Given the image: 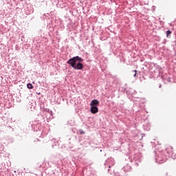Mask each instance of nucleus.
Returning a JSON list of instances; mask_svg holds the SVG:
<instances>
[{
    "label": "nucleus",
    "mask_w": 176,
    "mask_h": 176,
    "mask_svg": "<svg viewBox=\"0 0 176 176\" xmlns=\"http://www.w3.org/2000/svg\"><path fill=\"white\" fill-rule=\"evenodd\" d=\"M51 142L52 143V148H54V146H56L57 144H58V141L54 138L51 140Z\"/></svg>",
    "instance_id": "13"
},
{
    "label": "nucleus",
    "mask_w": 176,
    "mask_h": 176,
    "mask_svg": "<svg viewBox=\"0 0 176 176\" xmlns=\"http://www.w3.org/2000/svg\"><path fill=\"white\" fill-rule=\"evenodd\" d=\"M44 111H45V112H47V113H50V115H51V116H53V111H52V110H50V109H49V108H45V109H44Z\"/></svg>",
    "instance_id": "17"
},
{
    "label": "nucleus",
    "mask_w": 176,
    "mask_h": 176,
    "mask_svg": "<svg viewBox=\"0 0 176 176\" xmlns=\"http://www.w3.org/2000/svg\"><path fill=\"white\" fill-rule=\"evenodd\" d=\"M166 37L170 38V36H171V34H173V32L170 30H168L166 31Z\"/></svg>",
    "instance_id": "16"
},
{
    "label": "nucleus",
    "mask_w": 176,
    "mask_h": 176,
    "mask_svg": "<svg viewBox=\"0 0 176 176\" xmlns=\"http://www.w3.org/2000/svg\"><path fill=\"white\" fill-rule=\"evenodd\" d=\"M52 35H53V34H52V32H50V33H49V36H52Z\"/></svg>",
    "instance_id": "25"
},
{
    "label": "nucleus",
    "mask_w": 176,
    "mask_h": 176,
    "mask_svg": "<svg viewBox=\"0 0 176 176\" xmlns=\"http://www.w3.org/2000/svg\"><path fill=\"white\" fill-rule=\"evenodd\" d=\"M108 173H111V171H110V170H109V169H108Z\"/></svg>",
    "instance_id": "31"
},
{
    "label": "nucleus",
    "mask_w": 176,
    "mask_h": 176,
    "mask_svg": "<svg viewBox=\"0 0 176 176\" xmlns=\"http://www.w3.org/2000/svg\"><path fill=\"white\" fill-rule=\"evenodd\" d=\"M171 152H173V148H172V151L171 149L169 148V154H168V158L172 157V159H176V154H175L174 153L170 154V153Z\"/></svg>",
    "instance_id": "12"
},
{
    "label": "nucleus",
    "mask_w": 176,
    "mask_h": 176,
    "mask_svg": "<svg viewBox=\"0 0 176 176\" xmlns=\"http://www.w3.org/2000/svg\"><path fill=\"white\" fill-rule=\"evenodd\" d=\"M27 87H28V89H29V90H31L32 89H34V87H35V89H36V87H34V86L32 85V83H31V82H28V83L27 84Z\"/></svg>",
    "instance_id": "14"
},
{
    "label": "nucleus",
    "mask_w": 176,
    "mask_h": 176,
    "mask_svg": "<svg viewBox=\"0 0 176 176\" xmlns=\"http://www.w3.org/2000/svg\"><path fill=\"white\" fill-rule=\"evenodd\" d=\"M89 105L90 107H98V105H100V100L98 99H93Z\"/></svg>",
    "instance_id": "9"
},
{
    "label": "nucleus",
    "mask_w": 176,
    "mask_h": 176,
    "mask_svg": "<svg viewBox=\"0 0 176 176\" xmlns=\"http://www.w3.org/2000/svg\"><path fill=\"white\" fill-rule=\"evenodd\" d=\"M68 139H69V141H71V138H69Z\"/></svg>",
    "instance_id": "30"
},
{
    "label": "nucleus",
    "mask_w": 176,
    "mask_h": 176,
    "mask_svg": "<svg viewBox=\"0 0 176 176\" xmlns=\"http://www.w3.org/2000/svg\"><path fill=\"white\" fill-rule=\"evenodd\" d=\"M159 87H162V84H160V86H159Z\"/></svg>",
    "instance_id": "27"
},
{
    "label": "nucleus",
    "mask_w": 176,
    "mask_h": 176,
    "mask_svg": "<svg viewBox=\"0 0 176 176\" xmlns=\"http://www.w3.org/2000/svg\"><path fill=\"white\" fill-rule=\"evenodd\" d=\"M121 89H122L121 91L122 93H126V96H131V94H133L134 91H135L133 89H129L126 88H121Z\"/></svg>",
    "instance_id": "7"
},
{
    "label": "nucleus",
    "mask_w": 176,
    "mask_h": 176,
    "mask_svg": "<svg viewBox=\"0 0 176 176\" xmlns=\"http://www.w3.org/2000/svg\"><path fill=\"white\" fill-rule=\"evenodd\" d=\"M104 156H107V154H104Z\"/></svg>",
    "instance_id": "34"
},
{
    "label": "nucleus",
    "mask_w": 176,
    "mask_h": 176,
    "mask_svg": "<svg viewBox=\"0 0 176 176\" xmlns=\"http://www.w3.org/2000/svg\"><path fill=\"white\" fill-rule=\"evenodd\" d=\"M78 133H79V134H80L81 135H83V134H85L84 131L82 130V129L78 130Z\"/></svg>",
    "instance_id": "19"
},
{
    "label": "nucleus",
    "mask_w": 176,
    "mask_h": 176,
    "mask_svg": "<svg viewBox=\"0 0 176 176\" xmlns=\"http://www.w3.org/2000/svg\"><path fill=\"white\" fill-rule=\"evenodd\" d=\"M74 124H75V122H74L72 120L67 122V126H74Z\"/></svg>",
    "instance_id": "15"
},
{
    "label": "nucleus",
    "mask_w": 176,
    "mask_h": 176,
    "mask_svg": "<svg viewBox=\"0 0 176 176\" xmlns=\"http://www.w3.org/2000/svg\"><path fill=\"white\" fill-rule=\"evenodd\" d=\"M131 74H133V78H139L140 81L142 82V79H144V80H146V78L144 76V74H148V72H140L135 69L131 71Z\"/></svg>",
    "instance_id": "4"
},
{
    "label": "nucleus",
    "mask_w": 176,
    "mask_h": 176,
    "mask_svg": "<svg viewBox=\"0 0 176 176\" xmlns=\"http://www.w3.org/2000/svg\"><path fill=\"white\" fill-rule=\"evenodd\" d=\"M10 129H12V130L13 131V128H12V126H10Z\"/></svg>",
    "instance_id": "29"
},
{
    "label": "nucleus",
    "mask_w": 176,
    "mask_h": 176,
    "mask_svg": "<svg viewBox=\"0 0 176 176\" xmlns=\"http://www.w3.org/2000/svg\"><path fill=\"white\" fill-rule=\"evenodd\" d=\"M83 61H85V59H83V58L79 56H76L70 58L67 61V64H69L70 67H72V68H73L76 71H82L83 70V68H85Z\"/></svg>",
    "instance_id": "2"
},
{
    "label": "nucleus",
    "mask_w": 176,
    "mask_h": 176,
    "mask_svg": "<svg viewBox=\"0 0 176 176\" xmlns=\"http://www.w3.org/2000/svg\"><path fill=\"white\" fill-rule=\"evenodd\" d=\"M36 94H38V96L41 94V93L40 92H38V93H36Z\"/></svg>",
    "instance_id": "26"
},
{
    "label": "nucleus",
    "mask_w": 176,
    "mask_h": 176,
    "mask_svg": "<svg viewBox=\"0 0 176 176\" xmlns=\"http://www.w3.org/2000/svg\"><path fill=\"white\" fill-rule=\"evenodd\" d=\"M150 78L153 79H157L160 76V68L156 67L155 65H151L148 69Z\"/></svg>",
    "instance_id": "3"
},
{
    "label": "nucleus",
    "mask_w": 176,
    "mask_h": 176,
    "mask_svg": "<svg viewBox=\"0 0 176 176\" xmlns=\"http://www.w3.org/2000/svg\"><path fill=\"white\" fill-rule=\"evenodd\" d=\"M170 149L173 151V147L169 146V148H166L165 150H155L154 153L155 155V163H158V164H162V163H165L168 160V155H170ZM167 153V155H166Z\"/></svg>",
    "instance_id": "1"
},
{
    "label": "nucleus",
    "mask_w": 176,
    "mask_h": 176,
    "mask_svg": "<svg viewBox=\"0 0 176 176\" xmlns=\"http://www.w3.org/2000/svg\"><path fill=\"white\" fill-rule=\"evenodd\" d=\"M166 43H167V40L164 39V41H162L163 45H166Z\"/></svg>",
    "instance_id": "21"
},
{
    "label": "nucleus",
    "mask_w": 176,
    "mask_h": 176,
    "mask_svg": "<svg viewBox=\"0 0 176 176\" xmlns=\"http://www.w3.org/2000/svg\"><path fill=\"white\" fill-rule=\"evenodd\" d=\"M32 83H33V85H35V82L34 81H33Z\"/></svg>",
    "instance_id": "28"
},
{
    "label": "nucleus",
    "mask_w": 176,
    "mask_h": 176,
    "mask_svg": "<svg viewBox=\"0 0 176 176\" xmlns=\"http://www.w3.org/2000/svg\"><path fill=\"white\" fill-rule=\"evenodd\" d=\"M70 130L72 131V133H75V129L74 128H72Z\"/></svg>",
    "instance_id": "22"
},
{
    "label": "nucleus",
    "mask_w": 176,
    "mask_h": 176,
    "mask_svg": "<svg viewBox=\"0 0 176 176\" xmlns=\"http://www.w3.org/2000/svg\"><path fill=\"white\" fill-rule=\"evenodd\" d=\"M162 78L163 80H164V78H163V76H162Z\"/></svg>",
    "instance_id": "33"
},
{
    "label": "nucleus",
    "mask_w": 176,
    "mask_h": 176,
    "mask_svg": "<svg viewBox=\"0 0 176 176\" xmlns=\"http://www.w3.org/2000/svg\"><path fill=\"white\" fill-rule=\"evenodd\" d=\"M146 74H148V72H147V73L144 74V78H146Z\"/></svg>",
    "instance_id": "24"
},
{
    "label": "nucleus",
    "mask_w": 176,
    "mask_h": 176,
    "mask_svg": "<svg viewBox=\"0 0 176 176\" xmlns=\"http://www.w3.org/2000/svg\"><path fill=\"white\" fill-rule=\"evenodd\" d=\"M100 152H102V149H100Z\"/></svg>",
    "instance_id": "32"
},
{
    "label": "nucleus",
    "mask_w": 176,
    "mask_h": 176,
    "mask_svg": "<svg viewBox=\"0 0 176 176\" xmlns=\"http://www.w3.org/2000/svg\"><path fill=\"white\" fill-rule=\"evenodd\" d=\"M171 79H172V82H173L174 83H176V74H174L173 75V78Z\"/></svg>",
    "instance_id": "18"
},
{
    "label": "nucleus",
    "mask_w": 176,
    "mask_h": 176,
    "mask_svg": "<svg viewBox=\"0 0 176 176\" xmlns=\"http://www.w3.org/2000/svg\"><path fill=\"white\" fill-rule=\"evenodd\" d=\"M166 81H167V82H173V79H171V78H170V77H168V78H166Z\"/></svg>",
    "instance_id": "20"
},
{
    "label": "nucleus",
    "mask_w": 176,
    "mask_h": 176,
    "mask_svg": "<svg viewBox=\"0 0 176 176\" xmlns=\"http://www.w3.org/2000/svg\"><path fill=\"white\" fill-rule=\"evenodd\" d=\"M29 126H31L32 130H34V131H38V130H41V129H42V126H41V123L36 122V121L30 122Z\"/></svg>",
    "instance_id": "5"
},
{
    "label": "nucleus",
    "mask_w": 176,
    "mask_h": 176,
    "mask_svg": "<svg viewBox=\"0 0 176 176\" xmlns=\"http://www.w3.org/2000/svg\"><path fill=\"white\" fill-rule=\"evenodd\" d=\"M90 112L92 113L94 115H96V113H98V107L91 106Z\"/></svg>",
    "instance_id": "10"
},
{
    "label": "nucleus",
    "mask_w": 176,
    "mask_h": 176,
    "mask_svg": "<svg viewBox=\"0 0 176 176\" xmlns=\"http://www.w3.org/2000/svg\"><path fill=\"white\" fill-rule=\"evenodd\" d=\"M45 17H46V14H44L43 15V19H45Z\"/></svg>",
    "instance_id": "23"
},
{
    "label": "nucleus",
    "mask_w": 176,
    "mask_h": 176,
    "mask_svg": "<svg viewBox=\"0 0 176 176\" xmlns=\"http://www.w3.org/2000/svg\"><path fill=\"white\" fill-rule=\"evenodd\" d=\"M130 170H131V166H130L129 165H126L122 168V170L124 173H129Z\"/></svg>",
    "instance_id": "11"
},
{
    "label": "nucleus",
    "mask_w": 176,
    "mask_h": 176,
    "mask_svg": "<svg viewBox=\"0 0 176 176\" xmlns=\"http://www.w3.org/2000/svg\"><path fill=\"white\" fill-rule=\"evenodd\" d=\"M114 165H115V160H113V158H109L105 161L104 166H108L109 168H111V166Z\"/></svg>",
    "instance_id": "6"
},
{
    "label": "nucleus",
    "mask_w": 176,
    "mask_h": 176,
    "mask_svg": "<svg viewBox=\"0 0 176 176\" xmlns=\"http://www.w3.org/2000/svg\"><path fill=\"white\" fill-rule=\"evenodd\" d=\"M142 156V155L141 154H135L134 155L133 159H134L135 162H136L135 163V164H137V166H138V162H141V161L142 160V159L141 158Z\"/></svg>",
    "instance_id": "8"
}]
</instances>
